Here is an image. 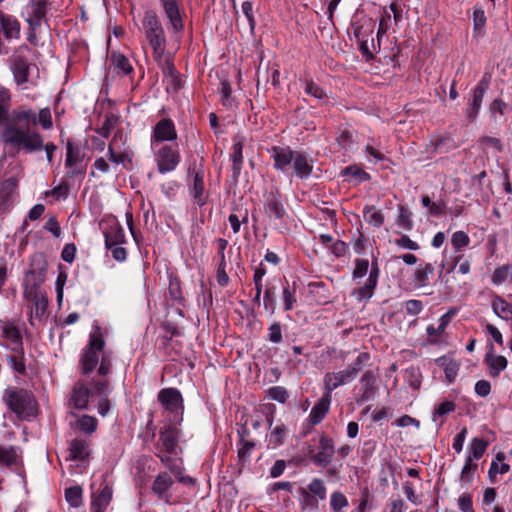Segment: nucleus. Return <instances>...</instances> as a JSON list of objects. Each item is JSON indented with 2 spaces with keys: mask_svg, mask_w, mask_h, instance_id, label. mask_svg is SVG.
Segmentation results:
<instances>
[{
  "mask_svg": "<svg viewBox=\"0 0 512 512\" xmlns=\"http://www.w3.org/2000/svg\"><path fill=\"white\" fill-rule=\"evenodd\" d=\"M242 150H243L242 140L235 141V143L233 145V153L231 156L232 162H233L232 170H233L234 175H239L241 168H242V164H243Z\"/></svg>",
  "mask_w": 512,
  "mask_h": 512,
  "instance_id": "49530a36",
  "label": "nucleus"
},
{
  "mask_svg": "<svg viewBox=\"0 0 512 512\" xmlns=\"http://www.w3.org/2000/svg\"><path fill=\"white\" fill-rule=\"evenodd\" d=\"M111 62L114 66L115 70L118 73H122L124 75L130 74L133 71V67L129 61V59L120 53H113L111 55Z\"/></svg>",
  "mask_w": 512,
  "mask_h": 512,
  "instance_id": "ea45409f",
  "label": "nucleus"
},
{
  "mask_svg": "<svg viewBox=\"0 0 512 512\" xmlns=\"http://www.w3.org/2000/svg\"><path fill=\"white\" fill-rule=\"evenodd\" d=\"M477 469V464L472 462V457L467 456L465 460V464L461 471V481L465 483H470L473 480L474 473Z\"/></svg>",
  "mask_w": 512,
  "mask_h": 512,
  "instance_id": "603ef678",
  "label": "nucleus"
},
{
  "mask_svg": "<svg viewBox=\"0 0 512 512\" xmlns=\"http://www.w3.org/2000/svg\"><path fill=\"white\" fill-rule=\"evenodd\" d=\"M491 307L494 313L504 319L508 320L512 317V306L509 305L504 299L500 296H494L491 302Z\"/></svg>",
  "mask_w": 512,
  "mask_h": 512,
  "instance_id": "58836bf2",
  "label": "nucleus"
},
{
  "mask_svg": "<svg viewBox=\"0 0 512 512\" xmlns=\"http://www.w3.org/2000/svg\"><path fill=\"white\" fill-rule=\"evenodd\" d=\"M105 341L99 331L91 333L89 337L88 345L83 349L80 357V369L83 375L90 374L99 363L101 355V361L98 368V374L100 376H107L111 373V359L103 349Z\"/></svg>",
  "mask_w": 512,
  "mask_h": 512,
  "instance_id": "f03ea898",
  "label": "nucleus"
},
{
  "mask_svg": "<svg viewBox=\"0 0 512 512\" xmlns=\"http://www.w3.org/2000/svg\"><path fill=\"white\" fill-rule=\"evenodd\" d=\"M113 490L105 485L98 494H93L91 512H105L112 500Z\"/></svg>",
  "mask_w": 512,
  "mask_h": 512,
  "instance_id": "a878e982",
  "label": "nucleus"
},
{
  "mask_svg": "<svg viewBox=\"0 0 512 512\" xmlns=\"http://www.w3.org/2000/svg\"><path fill=\"white\" fill-rule=\"evenodd\" d=\"M488 89V83L484 80L480 81L477 86L472 90L471 96L467 105V114L470 118H475L481 108L482 101L486 90Z\"/></svg>",
  "mask_w": 512,
  "mask_h": 512,
  "instance_id": "6ab92c4d",
  "label": "nucleus"
},
{
  "mask_svg": "<svg viewBox=\"0 0 512 512\" xmlns=\"http://www.w3.org/2000/svg\"><path fill=\"white\" fill-rule=\"evenodd\" d=\"M306 490L318 500H325L327 489L322 479L313 478L308 484Z\"/></svg>",
  "mask_w": 512,
  "mask_h": 512,
  "instance_id": "c03bdc74",
  "label": "nucleus"
},
{
  "mask_svg": "<svg viewBox=\"0 0 512 512\" xmlns=\"http://www.w3.org/2000/svg\"><path fill=\"white\" fill-rule=\"evenodd\" d=\"M369 359L370 356L368 353H360L344 370L336 372L340 384L345 385L353 381L358 373L363 370Z\"/></svg>",
  "mask_w": 512,
  "mask_h": 512,
  "instance_id": "4468645a",
  "label": "nucleus"
},
{
  "mask_svg": "<svg viewBox=\"0 0 512 512\" xmlns=\"http://www.w3.org/2000/svg\"><path fill=\"white\" fill-rule=\"evenodd\" d=\"M216 243L218 246V256H219V264L217 267L216 279L217 283L224 287L229 282V277L226 273V258H225V249L227 248L228 241L224 238L216 239Z\"/></svg>",
  "mask_w": 512,
  "mask_h": 512,
  "instance_id": "4be33fe9",
  "label": "nucleus"
},
{
  "mask_svg": "<svg viewBox=\"0 0 512 512\" xmlns=\"http://www.w3.org/2000/svg\"><path fill=\"white\" fill-rule=\"evenodd\" d=\"M125 142L126 135L123 134L122 130H116L108 146L110 160L116 164H122L124 167L132 163L134 156L133 151L125 146Z\"/></svg>",
  "mask_w": 512,
  "mask_h": 512,
  "instance_id": "0eeeda50",
  "label": "nucleus"
},
{
  "mask_svg": "<svg viewBox=\"0 0 512 512\" xmlns=\"http://www.w3.org/2000/svg\"><path fill=\"white\" fill-rule=\"evenodd\" d=\"M158 400L165 410L169 412H177L182 408V395L175 388H165L158 393Z\"/></svg>",
  "mask_w": 512,
  "mask_h": 512,
  "instance_id": "dca6fc26",
  "label": "nucleus"
},
{
  "mask_svg": "<svg viewBox=\"0 0 512 512\" xmlns=\"http://www.w3.org/2000/svg\"><path fill=\"white\" fill-rule=\"evenodd\" d=\"M0 24L7 39H17L19 37L20 24L15 17L2 14L0 16Z\"/></svg>",
  "mask_w": 512,
  "mask_h": 512,
  "instance_id": "7c9ffc66",
  "label": "nucleus"
},
{
  "mask_svg": "<svg viewBox=\"0 0 512 512\" xmlns=\"http://www.w3.org/2000/svg\"><path fill=\"white\" fill-rule=\"evenodd\" d=\"M46 271V263L42 259H39V266L37 268L30 269L25 276V282L31 286V288H37L44 282V275Z\"/></svg>",
  "mask_w": 512,
  "mask_h": 512,
  "instance_id": "f704fd0d",
  "label": "nucleus"
},
{
  "mask_svg": "<svg viewBox=\"0 0 512 512\" xmlns=\"http://www.w3.org/2000/svg\"><path fill=\"white\" fill-rule=\"evenodd\" d=\"M341 386L337 373H326L324 376L325 393L323 395H331L332 391Z\"/></svg>",
  "mask_w": 512,
  "mask_h": 512,
  "instance_id": "69168bd1",
  "label": "nucleus"
},
{
  "mask_svg": "<svg viewBox=\"0 0 512 512\" xmlns=\"http://www.w3.org/2000/svg\"><path fill=\"white\" fill-rule=\"evenodd\" d=\"M295 283H293L292 287L287 285L283 288V301H284V310L290 311L293 309L294 304L296 303V295H295Z\"/></svg>",
  "mask_w": 512,
  "mask_h": 512,
  "instance_id": "5fc2aeb1",
  "label": "nucleus"
},
{
  "mask_svg": "<svg viewBox=\"0 0 512 512\" xmlns=\"http://www.w3.org/2000/svg\"><path fill=\"white\" fill-rule=\"evenodd\" d=\"M470 242L469 236L463 231H456L451 238V244L456 251L465 248Z\"/></svg>",
  "mask_w": 512,
  "mask_h": 512,
  "instance_id": "13d9d810",
  "label": "nucleus"
},
{
  "mask_svg": "<svg viewBox=\"0 0 512 512\" xmlns=\"http://www.w3.org/2000/svg\"><path fill=\"white\" fill-rule=\"evenodd\" d=\"M105 246H115V244H122L125 241V232L122 226L113 222L109 228L104 232Z\"/></svg>",
  "mask_w": 512,
  "mask_h": 512,
  "instance_id": "2f4dec72",
  "label": "nucleus"
},
{
  "mask_svg": "<svg viewBox=\"0 0 512 512\" xmlns=\"http://www.w3.org/2000/svg\"><path fill=\"white\" fill-rule=\"evenodd\" d=\"M1 140L16 149L34 151L41 149L43 141L35 130H3Z\"/></svg>",
  "mask_w": 512,
  "mask_h": 512,
  "instance_id": "423d86ee",
  "label": "nucleus"
},
{
  "mask_svg": "<svg viewBox=\"0 0 512 512\" xmlns=\"http://www.w3.org/2000/svg\"><path fill=\"white\" fill-rule=\"evenodd\" d=\"M176 137V130H154L152 137V147L156 148L159 143L163 141L175 140Z\"/></svg>",
  "mask_w": 512,
  "mask_h": 512,
  "instance_id": "8fccbe9b",
  "label": "nucleus"
},
{
  "mask_svg": "<svg viewBox=\"0 0 512 512\" xmlns=\"http://www.w3.org/2000/svg\"><path fill=\"white\" fill-rule=\"evenodd\" d=\"M65 500L73 507L78 508L83 504V490L80 486H72L65 490Z\"/></svg>",
  "mask_w": 512,
  "mask_h": 512,
  "instance_id": "79ce46f5",
  "label": "nucleus"
},
{
  "mask_svg": "<svg viewBox=\"0 0 512 512\" xmlns=\"http://www.w3.org/2000/svg\"><path fill=\"white\" fill-rule=\"evenodd\" d=\"M436 363L439 367L443 368L448 382L451 383L456 379L460 368V364L457 361L450 357L442 356L436 360Z\"/></svg>",
  "mask_w": 512,
  "mask_h": 512,
  "instance_id": "72a5a7b5",
  "label": "nucleus"
},
{
  "mask_svg": "<svg viewBox=\"0 0 512 512\" xmlns=\"http://www.w3.org/2000/svg\"><path fill=\"white\" fill-rule=\"evenodd\" d=\"M35 69L36 67L34 65L27 63L25 60L21 58L15 59L12 66V71L16 83L18 85H25V89L28 88L27 84H34L31 75Z\"/></svg>",
  "mask_w": 512,
  "mask_h": 512,
  "instance_id": "2eb2a0df",
  "label": "nucleus"
},
{
  "mask_svg": "<svg viewBox=\"0 0 512 512\" xmlns=\"http://www.w3.org/2000/svg\"><path fill=\"white\" fill-rule=\"evenodd\" d=\"M65 166L69 169L68 173L72 177L85 172L86 165L82 149L71 140H68L66 145Z\"/></svg>",
  "mask_w": 512,
  "mask_h": 512,
  "instance_id": "6e6552de",
  "label": "nucleus"
},
{
  "mask_svg": "<svg viewBox=\"0 0 512 512\" xmlns=\"http://www.w3.org/2000/svg\"><path fill=\"white\" fill-rule=\"evenodd\" d=\"M10 100V91L0 84V125L9 120L16 125H33L41 126L42 128L52 127V115L49 108H43L35 112L31 109L20 107L9 113Z\"/></svg>",
  "mask_w": 512,
  "mask_h": 512,
  "instance_id": "f257e3e1",
  "label": "nucleus"
},
{
  "mask_svg": "<svg viewBox=\"0 0 512 512\" xmlns=\"http://www.w3.org/2000/svg\"><path fill=\"white\" fill-rule=\"evenodd\" d=\"M286 435V428L284 425H277L272 429L269 434V442L277 447L283 443L284 437Z\"/></svg>",
  "mask_w": 512,
  "mask_h": 512,
  "instance_id": "052dcab7",
  "label": "nucleus"
},
{
  "mask_svg": "<svg viewBox=\"0 0 512 512\" xmlns=\"http://www.w3.org/2000/svg\"><path fill=\"white\" fill-rule=\"evenodd\" d=\"M335 453L334 441L327 435H321L319 439V450L311 457L313 463L319 467H327Z\"/></svg>",
  "mask_w": 512,
  "mask_h": 512,
  "instance_id": "f8f14e48",
  "label": "nucleus"
},
{
  "mask_svg": "<svg viewBox=\"0 0 512 512\" xmlns=\"http://www.w3.org/2000/svg\"><path fill=\"white\" fill-rule=\"evenodd\" d=\"M179 437L180 431L173 425H168L159 432L161 446L169 454L175 453Z\"/></svg>",
  "mask_w": 512,
  "mask_h": 512,
  "instance_id": "aec40b11",
  "label": "nucleus"
},
{
  "mask_svg": "<svg viewBox=\"0 0 512 512\" xmlns=\"http://www.w3.org/2000/svg\"><path fill=\"white\" fill-rule=\"evenodd\" d=\"M97 381H93L91 383H85L84 381H78L73 389L71 401L75 408L77 409H85L88 405L89 398L93 395H97L95 393L94 384Z\"/></svg>",
  "mask_w": 512,
  "mask_h": 512,
  "instance_id": "ddd939ff",
  "label": "nucleus"
},
{
  "mask_svg": "<svg viewBox=\"0 0 512 512\" xmlns=\"http://www.w3.org/2000/svg\"><path fill=\"white\" fill-rule=\"evenodd\" d=\"M68 452V459L84 461L89 456V444L86 440L74 439L69 444Z\"/></svg>",
  "mask_w": 512,
  "mask_h": 512,
  "instance_id": "c756f323",
  "label": "nucleus"
},
{
  "mask_svg": "<svg viewBox=\"0 0 512 512\" xmlns=\"http://www.w3.org/2000/svg\"><path fill=\"white\" fill-rule=\"evenodd\" d=\"M363 218L369 225L379 228L383 225L385 216L375 206L366 205L363 209Z\"/></svg>",
  "mask_w": 512,
  "mask_h": 512,
  "instance_id": "e433bc0d",
  "label": "nucleus"
},
{
  "mask_svg": "<svg viewBox=\"0 0 512 512\" xmlns=\"http://www.w3.org/2000/svg\"><path fill=\"white\" fill-rule=\"evenodd\" d=\"M77 427L85 433H93L97 428V419L89 415H83L77 420Z\"/></svg>",
  "mask_w": 512,
  "mask_h": 512,
  "instance_id": "3c124183",
  "label": "nucleus"
},
{
  "mask_svg": "<svg viewBox=\"0 0 512 512\" xmlns=\"http://www.w3.org/2000/svg\"><path fill=\"white\" fill-rule=\"evenodd\" d=\"M47 12V2L45 0H31L26 6L25 13L27 22L31 28L40 26Z\"/></svg>",
  "mask_w": 512,
  "mask_h": 512,
  "instance_id": "f3484780",
  "label": "nucleus"
},
{
  "mask_svg": "<svg viewBox=\"0 0 512 512\" xmlns=\"http://www.w3.org/2000/svg\"><path fill=\"white\" fill-rule=\"evenodd\" d=\"M265 212L270 218L281 219L285 215V209L277 194L271 193L265 204Z\"/></svg>",
  "mask_w": 512,
  "mask_h": 512,
  "instance_id": "473e14b6",
  "label": "nucleus"
},
{
  "mask_svg": "<svg viewBox=\"0 0 512 512\" xmlns=\"http://www.w3.org/2000/svg\"><path fill=\"white\" fill-rule=\"evenodd\" d=\"M292 162L297 177L307 178L311 174L312 165H310L305 155L301 153H295Z\"/></svg>",
  "mask_w": 512,
  "mask_h": 512,
  "instance_id": "4c0bfd02",
  "label": "nucleus"
},
{
  "mask_svg": "<svg viewBox=\"0 0 512 512\" xmlns=\"http://www.w3.org/2000/svg\"><path fill=\"white\" fill-rule=\"evenodd\" d=\"M3 400L9 409L19 416L29 417L35 413L36 402L32 395L24 389L7 388Z\"/></svg>",
  "mask_w": 512,
  "mask_h": 512,
  "instance_id": "39448f33",
  "label": "nucleus"
},
{
  "mask_svg": "<svg viewBox=\"0 0 512 512\" xmlns=\"http://www.w3.org/2000/svg\"><path fill=\"white\" fill-rule=\"evenodd\" d=\"M173 483L172 477L167 472H161L155 477L151 490L160 500L169 503L171 497L169 490Z\"/></svg>",
  "mask_w": 512,
  "mask_h": 512,
  "instance_id": "a211bd4d",
  "label": "nucleus"
},
{
  "mask_svg": "<svg viewBox=\"0 0 512 512\" xmlns=\"http://www.w3.org/2000/svg\"><path fill=\"white\" fill-rule=\"evenodd\" d=\"M188 187L195 202L203 206L207 200V193L204 187V172L201 169L189 170Z\"/></svg>",
  "mask_w": 512,
  "mask_h": 512,
  "instance_id": "1a4fd4ad",
  "label": "nucleus"
},
{
  "mask_svg": "<svg viewBox=\"0 0 512 512\" xmlns=\"http://www.w3.org/2000/svg\"><path fill=\"white\" fill-rule=\"evenodd\" d=\"M487 442H485L481 438H473L472 441L469 444L468 450L469 455L472 457V462L474 460H479L485 453L487 449Z\"/></svg>",
  "mask_w": 512,
  "mask_h": 512,
  "instance_id": "de8ad7c7",
  "label": "nucleus"
},
{
  "mask_svg": "<svg viewBox=\"0 0 512 512\" xmlns=\"http://www.w3.org/2000/svg\"><path fill=\"white\" fill-rule=\"evenodd\" d=\"M330 505L334 512H340L348 506V500L341 492H334L331 494Z\"/></svg>",
  "mask_w": 512,
  "mask_h": 512,
  "instance_id": "bf43d9fd",
  "label": "nucleus"
},
{
  "mask_svg": "<svg viewBox=\"0 0 512 512\" xmlns=\"http://www.w3.org/2000/svg\"><path fill=\"white\" fill-rule=\"evenodd\" d=\"M299 495L302 510H308L310 512H315L318 510V499L308 493L306 488L301 487L299 489Z\"/></svg>",
  "mask_w": 512,
  "mask_h": 512,
  "instance_id": "37998d69",
  "label": "nucleus"
},
{
  "mask_svg": "<svg viewBox=\"0 0 512 512\" xmlns=\"http://www.w3.org/2000/svg\"><path fill=\"white\" fill-rule=\"evenodd\" d=\"M17 451L14 447H0V463L11 466L17 462Z\"/></svg>",
  "mask_w": 512,
  "mask_h": 512,
  "instance_id": "864d4df0",
  "label": "nucleus"
},
{
  "mask_svg": "<svg viewBox=\"0 0 512 512\" xmlns=\"http://www.w3.org/2000/svg\"><path fill=\"white\" fill-rule=\"evenodd\" d=\"M16 180L11 178L3 183L0 188V208H5L11 201V193L16 189Z\"/></svg>",
  "mask_w": 512,
  "mask_h": 512,
  "instance_id": "a18cd8bd",
  "label": "nucleus"
},
{
  "mask_svg": "<svg viewBox=\"0 0 512 512\" xmlns=\"http://www.w3.org/2000/svg\"><path fill=\"white\" fill-rule=\"evenodd\" d=\"M505 455L503 453H498L496 455V461H492L490 469L488 471L489 477L491 481H494V478L497 474H505L510 470V466L507 463H504Z\"/></svg>",
  "mask_w": 512,
  "mask_h": 512,
  "instance_id": "a19ab883",
  "label": "nucleus"
},
{
  "mask_svg": "<svg viewBox=\"0 0 512 512\" xmlns=\"http://www.w3.org/2000/svg\"><path fill=\"white\" fill-rule=\"evenodd\" d=\"M398 211L397 224L406 230H410L412 228L411 213L402 205L398 207Z\"/></svg>",
  "mask_w": 512,
  "mask_h": 512,
  "instance_id": "0e129e2a",
  "label": "nucleus"
},
{
  "mask_svg": "<svg viewBox=\"0 0 512 512\" xmlns=\"http://www.w3.org/2000/svg\"><path fill=\"white\" fill-rule=\"evenodd\" d=\"M368 274L365 283L351 292L357 301L362 302L370 299L378 283L379 268L376 262H373L369 270V261L367 259H356L355 268L353 270V278H363Z\"/></svg>",
  "mask_w": 512,
  "mask_h": 512,
  "instance_id": "7ed1b4c3",
  "label": "nucleus"
},
{
  "mask_svg": "<svg viewBox=\"0 0 512 512\" xmlns=\"http://www.w3.org/2000/svg\"><path fill=\"white\" fill-rule=\"evenodd\" d=\"M343 175L354 179L357 183L370 180V175L356 165L346 167L343 170Z\"/></svg>",
  "mask_w": 512,
  "mask_h": 512,
  "instance_id": "09e8293b",
  "label": "nucleus"
},
{
  "mask_svg": "<svg viewBox=\"0 0 512 512\" xmlns=\"http://www.w3.org/2000/svg\"><path fill=\"white\" fill-rule=\"evenodd\" d=\"M485 361L489 366V374L492 377H498L501 371L507 367V359L501 355H494L493 353H487Z\"/></svg>",
  "mask_w": 512,
  "mask_h": 512,
  "instance_id": "c9c22d12",
  "label": "nucleus"
},
{
  "mask_svg": "<svg viewBox=\"0 0 512 512\" xmlns=\"http://www.w3.org/2000/svg\"><path fill=\"white\" fill-rule=\"evenodd\" d=\"M332 395H322L318 402L313 406L309 414V421L312 425L319 424L329 412Z\"/></svg>",
  "mask_w": 512,
  "mask_h": 512,
  "instance_id": "393cba45",
  "label": "nucleus"
},
{
  "mask_svg": "<svg viewBox=\"0 0 512 512\" xmlns=\"http://www.w3.org/2000/svg\"><path fill=\"white\" fill-rule=\"evenodd\" d=\"M509 110V107L501 99H495L490 104V112L493 118L497 119L498 116H504Z\"/></svg>",
  "mask_w": 512,
  "mask_h": 512,
  "instance_id": "338daca9",
  "label": "nucleus"
},
{
  "mask_svg": "<svg viewBox=\"0 0 512 512\" xmlns=\"http://www.w3.org/2000/svg\"><path fill=\"white\" fill-rule=\"evenodd\" d=\"M269 152L274 159V167L281 171L286 170L295 155L289 147L274 146L269 150Z\"/></svg>",
  "mask_w": 512,
  "mask_h": 512,
  "instance_id": "412c9836",
  "label": "nucleus"
},
{
  "mask_svg": "<svg viewBox=\"0 0 512 512\" xmlns=\"http://www.w3.org/2000/svg\"><path fill=\"white\" fill-rule=\"evenodd\" d=\"M2 339L6 348L17 354H23L22 334L13 322H6L2 326Z\"/></svg>",
  "mask_w": 512,
  "mask_h": 512,
  "instance_id": "9d476101",
  "label": "nucleus"
},
{
  "mask_svg": "<svg viewBox=\"0 0 512 512\" xmlns=\"http://www.w3.org/2000/svg\"><path fill=\"white\" fill-rule=\"evenodd\" d=\"M141 29L153 50L154 58L161 60L165 51L166 39L164 30L154 11L147 10L144 13Z\"/></svg>",
  "mask_w": 512,
  "mask_h": 512,
  "instance_id": "20e7f679",
  "label": "nucleus"
},
{
  "mask_svg": "<svg viewBox=\"0 0 512 512\" xmlns=\"http://www.w3.org/2000/svg\"><path fill=\"white\" fill-rule=\"evenodd\" d=\"M511 268L510 265H503L496 268L491 277L492 283L495 285L502 284L508 278Z\"/></svg>",
  "mask_w": 512,
  "mask_h": 512,
  "instance_id": "680f3d73",
  "label": "nucleus"
},
{
  "mask_svg": "<svg viewBox=\"0 0 512 512\" xmlns=\"http://www.w3.org/2000/svg\"><path fill=\"white\" fill-rule=\"evenodd\" d=\"M162 464L174 475L178 476L183 472L182 466L169 455L158 454Z\"/></svg>",
  "mask_w": 512,
  "mask_h": 512,
  "instance_id": "4d7b16f0",
  "label": "nucleus"
},
{
  "mask_svg": "<svg viewBox=\"0 0 512 512\" xmlns=\"http://www.w3.org/2000/svg\"><path fill=\"white\" fill-rule=\"evenodd\" d=\"M160 3L174 30L180 31L183 28V22L177 0H160Z\"/></svg>",
  "mask_w": 512,
  "mask_h": 512,
  "instance_id": "b1692460",
  "label": "nucleus"
},
{
  "mask_svg": "<svg viewBox=\"0 0 512 512\" xmlns=\"http://www.w3.org/2000/svg\"><path fill=\"white\" fill-rule=\"evenodd\" d=\"M434 273V267L430 263H426L424 265L420 264L416 268L413 274V284L415 288H424L429 285L430 278Z\"/></svg>",
  "mask_w": 512,
  "mask_h": 512,
  "instance_id": "c85d7f7f",
  "label": "nucleus"
},
{
  "mask_svg": "<svg viewBox=\"0 0 512 512\" xmlns=\"http://www.w3.org/2000/svg\"><path fill=\"white\" fill-rule=\"evenodd\" d=\"M47 304H48V302H47L46 298L41 293H38V292L34 293V297H33L34 308H33L32 312L34 313V315L37 318H40L45 313Z\"/></svg>",
  "mask_w": 512,
  "mask_h": 512,
  "instance_id": "6e6d98bb",
  "label": "nucleus"
},
{
  "mask_svg": "<svg viewBox=\"0 0 512 512\" xmlns=\"http://www.w3.org/2000/svg\"><path fill=\"white\" fill-rule=\"evenodd\" d=\"M160 65L162 72L164 74V77L167 81L168 86L172 87L174 90H177L180 87L181 80L179 78V75L174 67V64L171 62V60L168 57H163L161 60H157Z\"/></svg>",
  "mask_w": 512,
  "mask_h": 512,
  "instance_id": "bb28decb",
  "label": "nucleus"
},
{
  "mask_svg": "<svg viewBox=\"0 0 512 512\" xmlns=\"http://www.w3.org/2000/svg\"><path fill=\"white\" fill-rule=\"evenodd\" d=\"M156 161L158 171L161 174H165L175 170V168L180 162V155L171 147L164 145L158 150L156 155Z\"/></svg>",
  "mask_w": 512,
  "mask_h": 512,
  "instance_id": "9b49d317",
  "label": "nucleus"
},
{
  "mask_svg": "<svg viewBox=\"0 0 512 512\" xmlns=\"http://www.w3.org/2000/svg\"><path fill=\"white\" fill-rule=\"evenodd\" d=\"M95 393L103 398L98 403V413L101 416H106L110 410V401L108 395L110 394V387L107 380H99L94 384Z\"/></svg>",
  "mask_w": 512,
  "mask_h": 512,
  "instance_id": "cd10ccee",
  "label": "nucleus"
},
{
  "mask_svg": "<svg viewBox=\"0 0 512 512\" xmlns=\"http://www.w3.org/2000/svg\"><path fill=\"white\" fill-rule=\"evenodd\" d=\"M268 395L272 400L278 401L279 403H285L289 397L288 391L281 386H274L268 390Z\"/></svg>",
  "mask_w": 512,
  "mask_h": 512,
  "instance_id": "774afa93",
  "label": "nucleus"
},
{
  "mask_svg": "<svg viewBox=\"0 0 512 512\" xmlns=\"http://www.w3.org/2000/svg\"><path fill=\"white\" fill-rule=\"evenodd\" d=\"M375 374L368 370L360 378L361 394L358 398L359 403H365L371 400L375 395Z\"/></svg>",
  "mask_w": 512,
  "mask_h": 512,
  "instance_id": "5701e85b",
  "label": "nucleus"
},
{
  "mask_svg": "<svg viewBox=\"0 0 512 512\" xmlns=\"http://www.w3.org/2000/svg\"><path fill=\"white\" fill-rule=\"evenodd\" d=\"M449 320H450L449 313L442 315L440 318V324H437V328L432 325L427 327V329H426L427 334L431 337H433V336L436 337V336L441 335L444 332V330L446 329V327L449 323Z\"/></svg>",
  "mask_w": 512,
  "mask_h": 512,
  "instance_id": "e2e57ef3",
  "label": "nucleus"
}]
</instances>
